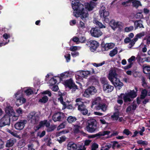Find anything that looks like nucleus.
<instances>
[{
    "instance_id": "obj_1",
    "label": "nucleus",
    "mask_w": 150,
    "mask_h": 150,
    "mask_svg": "<svg viewBox=\"0 0 150 150\" xmlns=\"http://www.w3.org/2000/svg\"><path fill=\"white\" fill-rule=\"evenodd\" d=\"M72 8L74 10V15L76 17L81 16V18L85 22L86 18H88L87 11H85L83 5L79 3V0H70Z\"/></svg>"
},
{
    "instance_id": "obj_2",
    "label": "nucleus",
    "mask_w": 150,
    "mask_h": 150,
    "mask_svg": "<svg viewBox=\"0 0 150 150\" xmlns=\"http://www.w3.org/2000/svg\"><path fill=\"white\" fill-rule=\"evenodd\" d=\"M86 124V129L88 132L92 133L96 129L97 122L95 119H92L88 120Z\"/></svg>"
},
{
    "instance_id": "obj_3",
    "label": "nucleus",
    "mask_w": 150,
    "mask_h": 150,
    "mask_svg": "<svg viewBox=\"0 0 150 150\" xmlns=\"http://www.w3.org/2000/svg\"><path fill=\"white\" fill-rule=\"evenodd\" d=\"M100 81L101 83L103 85V89L104 91H105L108 90V92H110L113 90V86L109 84V82L106 78L103 77L101 78Z\"/></svg>"
},
{
    "instance_id": "obj_4",
    "label": "nucleus",
    "mask_w": 150,
    "mask_h": 150,
    "mask_svg": "<svg viewBox=\"0 0 150 150\" xmlns=\"http://www.w3.org/2000/svg\"><path fill=\"white\" fill-rule=\"evenodd\" d=\"M101 100V98L100 97H98L96 98L93 101L92 104L93 105L98 104L97 106H96V109L97 110L101 109L102 111L105 112L107 110V106L104 103H100Z\"/></svg>"
},
{
    "instance_id": "obj_5",
    "label": "nucleus",
    "mask_w": 150,
    "mask_h": 150,
    "mask_svg": "<svg viewBox=\"0 0 150 150\" xmlns=\"http://www.w3.org/2000/svg\"><path fill=\"white\" fill-rule=\"evenodd\" d=\"M15 96L16 99V105L17 106H19L25 102L26 99L23 98L22 93L17 92L15 94Z\"/></svg>"
},
{
    "instance_id": "obj_6",
    "label": "nucleus",
    "mask_w": 150,
    "mask_h": 150,
    "mask_svg": "<svg viewBox=\"0 0 150 150\" xmlns=\"http://www.w3.org/2000/svg\"><path fill=\"white\" fill-rule=\"evenodd\" d=\"M78 106V110L83 115H87L88 116L90 115V113H89L88 108L85 105V103H82L81 104Z\"/></svg>"
},
{
    "instance_id": "obj_7",
    "label": "nucleus",
    "mask_w": 150,
    "mask_h": 150,
    "mask_svg": "<svg viewBox=\"0 0 150 150\" xmlns=\"http://www.w3.org/2000/svg\"><path fill=\"white\" fill-rule=\"evenodd\" d=\"M10 117L7 115H5L0 119V127H2L6 125H9L10 122Z\"/></svg>"
},
{
    "instance_id": "obj_8",
    "label": "nucleus",
    "mask_w": 150,
    "mask_h": 150,
    "mask_svg": "<svg viewBox=\"0 0 150 150\" xmlns=\"http://www.w3.org/2000/svg\"><path fill=\"white\" fill-rule=\"evenodd\" d=\"M109 24L111 28L114 30H115L116 28H118V31H122L123 28L121 24L119 23V22H115L114 20L112 19L110 21Z\"/></svg>"
},
{
    "instance_id": "obj_9",
    "label": "nucleus",
    "mask_w": 150,
    "mask_h": 150,
    "mask_svg": "<svg viewBox=\"0 0 150 150\" xmlns=\"http://www.w3.org/2000/svg\"><path fill=\"white\" fill-rule=\"evenodd\" d=\"M86 45L90 47V50L92 52L95 51L99 46V43L97 41L93 40L87 41Z\"/></svg>"
},
{
    "instance_id": "obj_10",
    "label": "nucleus",
    "mask_w": 150,
    "mask_h": 150,
    "mask_svg": "<svg viewBox=\"0 0 150 150\" xmlns=\"http://www.w3.org/2000/svg\"><path fill=\"white\" fill-rule=\"evenodd\" d=\"M96 91L95 87L93 86H91L89 87L85 91L83 95L85 97L88 98L90 95L94 94Z\"/></svg>"
},
{
    "instance_id": "obj_11",
    "label": "nucleus",
    "mask_w": 150,
    "mask_h": 150,
    "mask_svg": "<svg viewBox=\"0 0 150 150\" xmlns=\"http://www.w3.org/2000/svg\"><path fill=\"white\" fill-rule=\"evenodd\" d=\"M90 32L92 36L96 38L99 37L103 34V33L98 27L92 28Z\"/></svg>"
},
{
    "instance_id": "obj_12",
    "label": "nucleus",
    "mask_w": 150,
    "mask_h": 150,
    "mask_svg": "<svg viewBox=\"0 0 150 150\" xmlns=\"http://www.w3.org/2000/svg\"><path fill=\"white\" fill-rule=\"evenodd\" d=\"M66 87H68L70 89H77V86L75 84L71 79L66 80L64 82Z\"/></svg>"
},
{
    "instance_id": "obj_13",
    "label": "nucleus",
    "mask_w": 150,
    "mask_h": 150,
    "mask_svg": "<svg viewBox=\"0 0 150 150\" xmlns=\"http://www.w3.org/2000/svg\"><path fill=\"white\" fill-rule=\"evenodd\" d=\"M65 115L64 113L58 112L55 113L52 116V120L54 122L61 121V119L64 118Z\"/></svg>"
},
{
    "instance_id": "obj_14",
    "label": "nucleus",
    "mask_w": 150,
    "mask_h": 150,
    "mask_svg": "<svg viewBox=\"0 0 150 150\" xmlns=\"http://www.w3.org/2000/svg\"><path fill=\"white\" fill-rule=\"evenodd\" d=\"M27 121L26 120H19L15 124V127L16 129L18 130H22L24 127L25 125L27 123Z\"/></svg>"
},
{
    "instance_id": "obj_15",
    "label": "nucleus",
    "mask_w": 150,
    "mask_h": 150,
    "mask_svg": "<svg viewBox=\"0 0 150 150\" xmlns=\"http://www.w3.org/2000/svg\"><path fill=\"white\" fill-rule=\"evenodd\" d=\"M118 74L114 69L111 68L109 71L108 78L111 82H113V80L117 77Z\"/></svg>"
},
{
    "instance_id": "obj_16",
    "label": "nucleus",
    "mask_w": 150,
    "mask_h": 150,
    "mask_svg": "<svg viewBox=\"0 0 150 150\" xmlns=\"http://www.w3.org/2000/svg\"><path fill=\"white\" fill-rule=\"evenodd\" d=\"M134 0H128L125 2H123L122 3V4L125 6H127L129 5H128L127 4L131 3V2ZM134 1H132L133 6L134 7L136 8L138 7L139 6H141V4L140 1L135 0Z\"/></svg>"
},
{
    "instance_id": "obj_17",
    "label": "nucleus",
    "mask_w": 150,
    "mask_h": 150,
    "mask_svg": "<svg viewBox=\"0 0 150 150\" xmlns=\"http://www.w3.org/2000/svg\"><path fill=\"white\" fill-rule=\"evenodd\" d=\"M105 6H102L99 11V14L101 18L108 17L109 15V13L108 11H106Z\"/></svg>"
},
{
    "instance_id": "obj_18",
    "label": "nucleus",
    "mask_w": 150,
    "mask_h": 150,
    "mask_svg": "<svg viewBox=\"0 0 150 150\" xmlns=\"http://www.w3.org/2000/svg\"><path fill=\"white\" fill-rule=\"evenodd\" d=\"M30 122L33 124H36L38 123L39 117L35 113L33 115H30Z\"/></svg>"
},
{
    "instance_id": "obj_19",
    "label": "nucleus",
    "mask_w": 150,
    "mask_h": 150,
    "mask_svg": "<svg viewBox=\"0 0 150 150\" xmlns=\"http://www.w3.org/2000/svg\"><path fill=\"white\" fill-rule=\"evenodd\" d=\"M5 114L8 115L10 117L13 116V115L15 112L12 107L9 106H7L5 109Z\"/></svg>"
},
{
    "instance_id": "obj_20",
    "label": "nucleus",
    "mask_w": 150,
    "mask_h": 150,
    "mask_svg": "<svg viewBox=\"0 0 150 150\" xmlns=\"http://www.w3.org/2000/svg\"><path fill=\"white\" fill-rule=\"evenodd\" d=\"M115 46V44L112 43H106L104 45L102 44V50L104 51H107L109 49H112Z\"/></svg>"
},
{
    "instance_id": "obj_21",
    "label": "nucleus",
    "mask_w": 150,
    "mask_h": 150,
    "mask_svg": "<svg viewBox=\"0 0 150 150\" xmlns=\"http://www.w3.org/2000/svg\"><path fill=\"white\" fill-rule=\"evenodd\" d=\"M134 25L135 30L138 28H144V27L143 25V21L141 20H136L134 21Z\"/></svg>"
},
{
    "instance_id": "obj_22",
    "label": "nucleus",
    "mask_w": 150,
    "mask_h": 150,
    "mask_svg": "<svg viewBox=\"0 0 150 150\" xmlns=\"http://www.w3.org/2000/svg\"><path fill=\"white\" fill-rule=\"evenodd\" d=\"M113 82H111L115 87H118L119 88H121L123 86V83L120 81V79L116 77L113 80Z\"/></svg>"
},
{
    "instance_id": "obj_23",
    "label": "nucleus",
    "mask_w": 150,
    "mask_h": 150,
    "mask_svg": "<svg viewBox=\"0 0 150 150\" xmlns=\"http://www.w3.org/2000/svg\"><path fill=\"white\" fill-rule=\"evenodd\" d=\"M134 88L135 90V91L134 90H130V92L127 93V94L132 98L133 100V99L135 98L137 96V91H138V88L136 87H135Z\"/></svg>"
},
{
    "instance_id": "obj_24",
    "label": "nucleus",
    "mask_w": 150,
    "mask_h": 150,
    "mask_svg": "<svg viewBox=\"0 0 150 150\" xmlns=\"http://www.w3.org/2000/svg\"><path fill=\"white\" fill-rule=\"evenodd\" d=\"M16 142V139H15L11 138L7 141L6 146V147L12 146Z\"/></svg>"
},
{
    "instance_id": "obj_25",
    "label": "nucleus",
    "mask_w": 150,
    "mask_h": 150,
    "mask_svg": "<svg viewBox=\"0 0 150 150\" xmlns=\"http://www.w3.org/2000/svg\"><path fill=\"white\" fill-rule=\"evenodd\" d=\"M147 33L146 32L142 31L137 34L134 37L135 40H138V39H141L142 37L146 35Z\"/></svg>"
},
{
    "instance_id": "obj_26",
    "label": "nucleus",
    "mask_w": 150,
    "mask_h": 150,
    "mask_svg": "<svg viewBox=\"0 0 150 150\" xmlns=\"http://www.w3.org/2000/svg\"><path fill=\"white\" fill-rule=\"evenodd\" d=\"M68 150H75L77 148V145L72 142H69L67 145Z\"/></svg>"
},
{
    "instance_id": "obj_27",
    "label": "nucleus",
    "mask_w": 150,
    "mask_h": 150,
    "mask_svg": "<svg viewBox=\"0 0 150 150\" xmlns=\"http://www.w3.org/2000/svg\"><path fill=\"white\" fill-rule=\"evenodd\" d=\"M48 99L49 98L47 96L44 95L39 99L38 102L42 103H45L47 102Z\"/></svg>"
},
{
    "instance_id": "obj_28",
    "label": "nucleus",
    "mask_w": 150,
    "mask_h": 150,
    "mask_svg": "<svg viewBox=\"0 0 150 150\" xmlns=\"http://www.w3.org/2000/svg\"><path fill=\"white\" fill-rule=\"evenodd\" d=\"M123 99L124 102L125 103H127V102H131L133 99L131 98V97L127 94V93H126L123 96Z\"/></svg>"
},
{
    "instance_id": "obj_29",
    "label": "nucleus",
    "mask_w": 150,
    "mask_h": 150,
    "mask_svg": "<svg viewBox=\"0 0 150 150\" xmlns=\"http://www.w3.org/2000/svg\"><path fill=\"white\" fill-rule=\"evenodd\" d=\"M64 95V93H61V94H59V96H60V97L58 98V99L59 100L60 103L63 105L65 108L67 107V105L66 103L64 101L63 99L62 96Z\"/></svg>"
},
{
    "instance_id": "obj_30",
    "label": "nucleus",
    "mask_w": 150,
    "mask_h": 150,
    "mask_svg": "<svg viewBox=\"0 0 150 150\" xmlns=\"http://www.w3.org/2000/svg\"><path fill=\"white\" fill-rule=\"evenodd\" d=\"M93 22L97 26H98L100 28H106V26L105 25L103 24L102 23L99 22L96 20H94Z\"/></svg>"
},
{
    "instance_id": "obj_31",
    "label": "nucleus",
    "mask_w": 150,
    "mask_h": 150,
    "mask_svg": "<svg viewBox=\"0 0 150 150\" xmlns=\"http://www.w3.org/2000/svg\"><path fill=\"white\" fill-rule=\"evenodd\" d=\"M148 91L146 89H143L141 92V94L140 95V99H143L147 96Z\"/></svg>"
},
{
    "instance_id": "obj_32",
    "label": "nucleus",
    "mask_w": 150,
    "mask_h": 150,
    "mask_svg": "<svg viewBox=\"0 0 150 150\" xmlns=\"http://www.w3.org/2000/svg\"><path fill=\"white\" fill-rule=\"evenodd\" d=\"M143 72L144 73L147 74L150 72V66H143Z\"/></svg>"
},
{
    "instance_id": "obj_33",
    "label": "nucleus",
    "mask_w": 150,
    "mask_h": 150,
    "mask_svg": "<svg viewBox=\"0 0 150 150\" xmlns=\"http://www.w3.org/2000/svg\"><path fill=\"white\" fill-rule=\"evenodd\" d=\"M142 81V86L144 87L145 88H149L147 85V83L146 81V78L144 77H142L141 79Z\"/></svg>"
},
{
    "instance_id": "obj_34",
    "label": "nucleus",
    "mask_w": 150,
    "mask_h": 150,
    "mask_svg": "<svg viewBox=\"0 0 150 150\" xmlns=\"http://www.w3.org/2000/svg\"><path fill=\"white\" fill-rule=\"evenodd\" d=\"M117 47H115L110 52L109 55L111 57H112L117 54Z\"/></svg>"
},
{
    "instance_id": "obj_35",
    "label": "nucleus",
    "mask_w": 150,
    "mask_h": 150,
    "mask_svg": "<svg viewBox=\"0 0 150 150\" xmlns=\"http://www.w3.org/2000/svg\"><path fill=\"white\" fill-rule=\"evenodd\" d=\"M76 120V117L72 116H69L67 119V120L68 122L71 123L75 122Z\"/></svg>"
},
{
    "instance_id": "obj_36",
    "label": "nucleus",
    "mask_w": 150,
    "mask_h": 150,
    "mask_svg": "<svg viewBox=\"0 0 150 150\" xmlns=\"http://www.w3.org/2000/svg\"><path fill=\"white\" fill-rule=\"evenodd\" d=\"M69 72H65L62 73L60 74V79H62L64 78H66L69 76Z\"/></svg>"
},
{
    "instance_id": "obj_37",
    "label": "nucleus",
    "mask_w": 150,
    "mask_h": 150,
    "mask_svg": "<svg viewBox=\"0 0 150 150\" xmlns=\"http://www.w3.org/2000/svg\"><path fill=\"white\" fill-rule=\"evenodd\" d=\"M144 40H146V45L148 46L150 45V34H146L144 39Z\"/></svg>"
},
{
    "instance_id": "obj_38",
    "label": "nucleus",
    "mask_w": 150,
    "mask_h": 150,
    "mask_svg": "<svg viewBox=\"0 0 150 150\" xmlns=\"http://www.w3.org/2000/svg\"><path fill=\"white\" fill-rule=\"evenodd\" d=\"M57 82V81L54 78V77L51 78L49 81V83L51 86L55 85Z\"/></svg>"
},
{
    "instance_id": "obj_39",
    "label": "nucleus",
    "mask_w": 150,
    "mask_h": 150,
    "mask_svg": "<svg viewBox=\"0 0 150 150\" xmlns=\"http://www.w3.org/2000/svg\"><path fill=\"white\" fill-rule=\"evenodd\" d=\"M79 29H83L86 28V26L85 23L81 21L79 22V23L77 26Z\"/></svg>"
},
{
    "instance_id": "obj_40",
    "label": "nucleus",
    "mask_w": 150,
    "mask_h": 150,
    "mask_svg": "<svg viewBox=\"0 0 150 150\" xmlns=\"http://www.w3.org/2000/svg\"><path fill=\"white\" fill-rule=\"evenodd\" d=\"M24 92L27 96H30L33 93V91L30 88H28L24 91Z\"/></svg>"
},
{
    "instance_id": "obj_41",
    "label": "nucleus",
    "mask_w": 150,
    "mask_h": 150,
    "mask_svg": "<svg viewBox=\"0 0 150 150\" xmlns=\"http://www.w3.org/2000/svg\"><path fill=\"white\" fill-rule=\"evenodd\" d=\"M47 122V120H44L43 121H41L39 122V124L38 125L39 127L41 128L44 127Z\"/></svg>"
},
{
    "instance_id": "obj_42",
    "label": "nucleus",
    "mask_w": 150,
    "mask_h": 150,
    "mask_svg": "<svg viewBox=\"0 0 150 150\" xmlns=\"http://www.w3.org/2000/svg\"><path fill=\"white\" fill-rule=\"evenodd\" d=\"M45 134L46 132L45 130L43 131L41 133L40 132H39L37 134V136L41 138L45 136Z\"/></svg>"
},
{
    "instance_id": "obj_43",
    "label": "nucleus",
    "mask_w": 150,
    "mask_h": 150,
    "mask_svg": "<svg viewBox=\"0 0 150 150\" xmlns=\"http://www.w3.org/2000/svg\"><path fill=\"white\" fill-rule=\"evenodd\" d=\"M99 135L100 137L101 136H104L106 135H108L110 133V131H105L103 132H99Z\"/></svg>"
},
{
    "instance_id": "obj_44",
    "label": "nucleus",
    "mask_w": 150,
    "mask_h": 150,
    "mask_svg": "<svg viewBox=\"0 0 150 150\" xmlns=\"http://www.w3.org/2000/svg\"><path fill=\"white\" fill-rule=\"evenodd\" d=\"M56 128L54 125H51L48 128L47 131L48 132H50L53 131Z\"/></svg>"
},
{
    "instance_id": "obj_45",
    "label": "nucleus",
    "mask_w": 150,
    "mask_h": 150,
    "mask_svg": "<svg viewBox=\"0 0 150 150\" xmlns=\"http://www.w3.org/2000/svg\"><path fill=\"white\" fill-rule=\"evenodd\" d=\"M80 126L78 125H74V131L75 133H78L79 132V128Z\"/></svg>"
},
{
    "instance_id": "obj_46",
    "label": "nucleus",
    "mask_w": 150,
    "mask_h": 150,
    "mask_svg": "<svg viewBox=\"0 0 150 150\" xmlns=\"http://www.w3.org/2000/svg\"><path fill=\"white\" fill-rule=\"evenodd\" d=\"M19 116L18 115H17L16 113L15 112L14 114L13 115V116H11L12 117V119L13 121H14L17 120Z\"/></svg>"
},
{
    "instance_id": "obj_47",
    "label": "nucleus",
    "mask_w": 150,
    "mask_h": 150,
    "mask_svg": "<svg viewBox=\"0 0 150 150\" xmlns=\"http://www.w3.org/2000/svg\"><path fill=\"white\" fill-rule=\"evenodd\" d=\"M82 100L81 98H77L76 99V103L75 104V106H78L80 105V104H81L82 103H84L83 102H81V100Z\"/></svg>"
},
{
    "instance_id": "obj_48",
    "label": "nucleus",
    "mask_w": 150,
    "mask_h": 150,
    "mask_svg": "<svg viewBox=\"0 0 150 150\" xmlns=\"http://www.w3.org/2000/svg\"><path fill=\"white\" fill-rule=\"evenodd\" d=\"M137 41V40H135V38H134L132 39V40H131V41L130 42V43L129 44V45L131 46L129 47L131 48L135 44V42Z\"/></svg>"
},
{
    "instance_id": "obj_49",
    "label": "nucleus",
    "mask_w": 150,
    "mask_h": 150,
    "mask_svg": "<svg viewBox=\"0 0 150 150\" xmlns=\"http://www.w3.org/2000/svg\"><path fill=\"white\" fill-rule=\"evenodd\" d=\"M134 28L133 26L126 27L125 29V30L126 32H128L133 30L134 29Z\"/></svg>"
},
{
    "instance_id": "obj_50",
    "label": "nucleus",
    "mask_w": 150,
    "mask_h": 150,
    "mask_svg": "<svg viewBox=\"0 0 150 150\" xmlns=\"http://www.w3.org/2000/svg\"><path fill=\"white\" fill-rule=\"evenodd\" d=\"M60 139H58V142L60 143L64 142L66 140V138L65 136H62L59 138Z\"/></svg>"
},
{
    "instance_id": "obj_51",
    "label": "nucleus",
    "mask_w": 150,
    "mask_h": 150,
    "mask_svg": "<svg viewBox=\"0 0 150 150\" xmlns=\"http://www.w3.org/2000/svg\"><path fill=\"white\" fill-rule=\"evenodd\" d=\"M119 117L117 113H114L113 115H112L111 116V117L114 120H118Z\"/></svg>"
},
{
    "instance_id": "obj_52",
    "label": "nucleus",
    "mask_w": 150,
    "mask_h": 150,
    "mask_svg": "<svg viewBox=\"0 0 150 150\" xmlns=\"http://www.w3.org/2000/svg\"><path fill=\"white\" fill-rule=\"evenodd\" d=\"M91 72L89 71H83L82 73V75L83 77H86L87 75L90 74Z\"/></svg>"
},
{
    "instance_id": "obj_53",
    "label": "nucleus",
    "mask_w": 150,
    "mask_h": 150,
    "mask_svg": "<svg viewBox=\"0 0 150 150\" xmlns=\"http://www.w3.org/2000/svg\"><path fill=\"white\" fill-rule=\"evenodd\" d=\"M93 7L91 4L88 3L86 6V8L88 11H91L93 9Z\"/></svg>"
},
{
    "instance_id": "obj_54",
    "label": "nucleus",
    "mask_w": 150,
    "mask_h": 150,
    "mask_svg": "<svg viewBox=\"0 0 150 150\" xmlns=\"http://www.w3.org/2000/svg\"><path fill=\"white\" fill-rule=\"evenodd\" d=\"M79 38L76 36H74L71 40L70 41L71 42V41L72 40L74 42L77 43L79 42Z\"/></svg>"
},
{
    "instance_id": "obj_55",
    "label": "nucleus",
    "mask_w": 150,
    "mask_h": 150,
    "mask_svg": "<svg viewBox=\"0 0 150 150\" xmlns=\"http://www.w3.org/2000/svg\"><path fill=\"white\" fill-rule=\"evenodd\" d=\"M137 143L138 144H142V145H146L147 144V143L145 141H144L142 140H139L137 141Z\"/></svg>"
},
{
    "instance_id": "obj_56",
    "label": "nucleus",
    "mask_w": 150,
    "mask_h": 150,
    "mask_svg": "<svg viewBox=\"0 0 150 150\" xmlns=\"http://www.w3.org/2000/svg\"><path fill=\"white\" fill-rule=\"evenodd\" d=\"M123 133L127 136L129 135L130 134H132V132L127 129H125L123 131Z\"/></svg>"
},
{
    "instance_id": "obj_57",
    "label": "nucleus",
    "mask_w": 150,
    "mask_h": 150,
    "mask_svg": "<svg viewBox=\"0 0 150 150\" xmlns=\"http://www.w3.org/2000/svg\"><path fill=\"white\" fill-rule=\"evenodd\" d=\"M135 58V56H132L129 59H128V62L129 63H132V65L133 63L132 62L134 60Z\"/></svg>"
},
{
    "instance_id": "obj_58",
    "label": "nucleus",
    "mask_w": 150,
    "mask_h": 150,
    "mask_svg": "<svg viewBox=\"0 0 150 150\" xmlns=\"http://www.w3.org/2000/svg\"><path fill=\"white\" fill-rule=\"evenodd\" d=\"M42 94L44 95L48 94V96H51L52 95L51 92L50 91L47 90L43 91L42 93Z\"/></svg>"
},
{
    "instance_id": "obj_59",
    "label": "nucleus",
    "mask_w": 150,
    "mask_h": 150,
    "mask_svg": "<svg viewBox=\"0 0 150 150\" xmlns=\"http://www.w3.org/2000/svg\"><path fill=\"white\" fill-rule=\"evenodd\" d=\"M79 42H81V43H84L85 42V41H86V38L83 36H82L81 37L79 38Z\"/></svg>"
},
{
    "instance_id": "obj_60",
    "label": "nucleus",
    "mask_w": 150,
    "mask_h": 150,
    "mask_svg": "<svg viewBox=\"0 0 150 150\" xmlns=\"http://www.w3.org/2000/svg\"><path fill=\"white\" fill-rule=\"evenodd\" d=\"M3 38L6 39L7 40L8 38H10V36L9 34H8L6 33H5L3 35Z\"/></svg>"
},
{
    "instance_id": "obj_61",
    "label": "nucleus",
    "mask_w": 150,
    "mask_h": 150,
    "mask_svg": "<svg viewBox=\"0 0 150 150\" xmlns=\"http://www.w3.org/2000/svg\"><path fill=\"white\" fill-rule=\"evenodd\" d=\"M111 143H113L112 146V148L113 149H115V147L116 146V144H118V142L116 141H113L111 142Z\"/></svg>"
},
{
    "instance_id": "obj_62",
    "label": "nucleus",
    "mask_w": 150,
    "mask_h": 150,
    "mask_svg": "<svg viewBox=\"0 0 150 150\" xmlns=\"http://www.w3.org/2000/svg\"><path fill=\"white\" fill-rule=\"evenodd\" d=\"M64 57L66 59L67 62L69 61L71 58L70 54H67V55H65Z\"/></svg>"
},
{
    "instance_id": "obj_63",
    "label": "nucleus",
    "mask_w": 150,
    "mask_h": 150,
    "mask_svg": "<svg viewBox=\"0 0 150 150\" xmlns=\"http://www.w3.org/2000/svg\"><path fill=\"white\" fill-rule=\"evenodd\" d=\"M144 13L146 15L149 14L150 12L149 10L147 8H144L143 9Z\"/></svg>"
},
{
    "instance_id": "obj_64",
    "label": "nucleus",
    "mask_w": 150,
    "mask_h": 150,
    "mask_svg": "<svg viewBox=\"0 0 150 150\" xmlns=\"http://www.w3.org/2000/svg\"><path fill=\"white\" fill-rule=\"evenodd\" d=\"M33 144H28V150H35V149L33 148Z\"/></svg>"
}]
</instances>
